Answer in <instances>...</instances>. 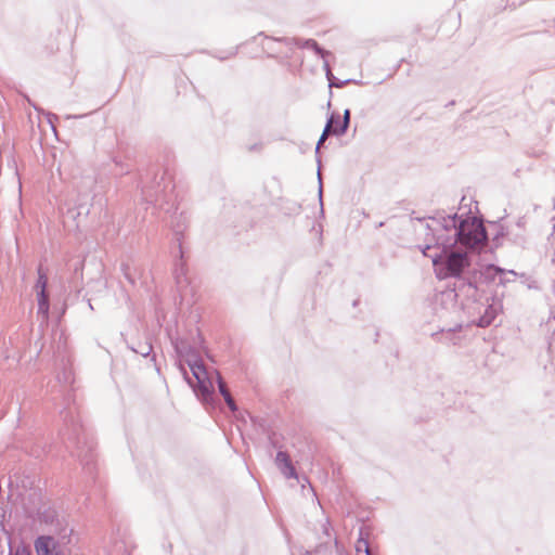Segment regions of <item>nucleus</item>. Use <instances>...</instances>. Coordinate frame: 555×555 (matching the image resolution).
<instances>
[{
	"mask_svg": "<svg viewBox=\"0 0 555 555\" xmlns=\"http://www.w3.org/2000/svg\"><path fill=\"white\" fill-rule=\"evenodd\" d=\"M506 273L516 275L513 270L506 271L494 264H487L478 270L473 268L472 274L467 279H460L457 283H454V296L462 300L463 307L474 318L477 326H489L502 310L501 301L495 298L486 297L485 301L481 300L479 285L493 282L498 276L500 284H504Z\"/></svg>",
	"mask_w": 555,
	"mask_h": 555,
	"instance_id": "nucleus-1",
	"label": "nucleus"
},
{
	"mask_svg": "<svg viewBox=\"0 0 555 555\" xmlns=\"http://www.w3.org/2000/svg\"><path fill=\"white\" fill-rule=\"evenodd\" d=\"M435 244L420 246L422 254L431 259L435 273L438 279L454 278L467 279L472 274L470 259L467 253L453 250L451 238H444V234H433Z\"/></svg>",
	"mask_w": 555,
	"mask_h": 555,
	"instance_id": "nucleus-2",
	"label": "nucleus"
},
{
	"mask_svg": "<svg viewBox=\"0 0 555 555\" xmlns=\"http://www.w3.org/2000/svg\"><path fill=\"white\" fill-rule=\"evenodd\" d=\"M431 234H444V238H451L453 246L460 243L467 248L483 245L487 233L483 224L476 218L457 220V215H438L427 224Z\"/></svg>",
	"mask_w": 555,
	"mask_h": 555,
	"instance_id": "nucleus-3",
	"label": "nucleus"
},
{
	"mask_svg": "<svg viewBox=\"0 0 555 555\" xmlns=\"http://www.w3.org/2000/svg\"><path fill=\"white\" fill-rule=\"evenodd\" d=\"M171 343L177 353L185 359L203 395H209L211 382L208 378V371L203 362L196 359L195 348L186 339L180 337H171Z\"/></svg>",
	"mask_w": 555,
	"mask_h": 555,
	"instance_id": "nucleus-4",
	"label": "nucleus"
},
{
	"mask_svg": "<svg viewBox=\"0 0 555 555\" xmlns=\"http://www.w3.org/2000/svg\"><path fill=\"white\" fill-rule=\"evenodd\" d=\"M165 173L162 175L160 181H158L153 186L144 185L142 188V194L144 195V198L147 202H155L157 203L162 195H165L168 190H172L173 186L171 185V181L168 179L165 181Z\"/></svg>",
	"mask_w": 555,
	"mask_h": 555,
	"instance_id": "nucleus-5",
	"label": "nucleus"
},
{
	"mask_svg": "<svg viewBox=\"0 0 555 555\" xmlns=\"http://www.w3.org/2000/svg\"><path fill=\"white\" fill-rule=\"evenodd\" d=\"M334 119H335V115L332 114L325 125L324 130H323V133H322L323 138H327V135L330 133L334 134V135H341V134L346 133V131L349 127V124H350V111L348 108L345 109L343 120H341V124L339 127L334 126Z\"/></svg>",
	"mask_w": 555,
	"mask_h": 555,
	"instance_id": "nucleus-6",
	"label": "nucleus"
},
{
	"mask_svg": "<svg viewBox=\"0 0 555 555\" xmlns=\"http://www.w3.org/2000/svg\"><path fill=\"white\" fill-rule=\"evenodd\" d=\"M275 465L287 479L297 478L296 469L289 455L284 451H279L275 456Z\"/></svg>",
	"mask_w": 555,
	"mask_h": 555,
	"instance_id": "nucleus-7",
	"label": "nucleus"
},
{
	"mask_svg": "<svg viewBox=\"0 0 555 555\" xmlns=\"http://www.w3.org/2000/svg\"><path fill=\"white\" fill-rule=\"evenodd\" d=\"M178 251H179L180 259H182L183 251H182L181 243H179ZM175 279H176V283H177V286H178L179 291L182 294H185L186 293V287L189 285V280H188V276H186V269H185L184 262L182 260H180V262L176 263V267H175Z\"/></svg>",
	"mask_w": 555,
	"mask_h": 555,
	"instance_id": "nucleus-8",
	"label": "nucleus"
},
{
	"mask_svg": "<svg viewBox=\"0 0 555 555\" xmlns=\"http://www.w3.org/2000/svg\"><path fill=\"white\" fill-rule=\"evenodd\" d=\"M35 548L38 555H57L55 552L56 542L50 535H40L35 541Z\"/></svg>",
	"mask_w": 555,
	"mask_h": 555,
	"instance_id": "nucleus-9",
	"label": "nucleus"
},
{
	"mask_svg": "<svg viewBox=\"0 0 555 555\" xmlns=\"http://www.w3.org/2000/svg\"><path fill=\"white\" fill-rule=\"evenodd\" d=\"M214 375H215V378H216V382L218 384V388H219V392L221 393V396L223 397L227 405L229 406V409L232 411V412H235L237 410V406H236V403L234 401V399L232 398L229 389L227 388V385L222 378V376L220 375L219 372H214Z\"/></svg>",
	"mask_w": 555,
	"mask_h": 555,
	"instance_id": "nucleus-10",
	"label": "nucleus"
},
{
	"mask_svg": "<svg viewBox=\"0 0 555 555\" xmlns=\"http://www.w3.org/2000/svg\"><path fill=\"white\" fill-rule=\"evenodd\" d=\"M37 301H38V314L42 317L43 321H47L49 318V295L47 292L37 293Z\"/></svg>",
	"mask_w": 555,
	"mask_h": 555,
	"instance_id": "nucleus-11",
	"label": "nucleus"
},
{
	"mask_svg": "<svg viewBox=\"0 0 555 555\" xmlns=\"http://www.w3.org/2000/svg\"><path fill=\"white\" fill-rule=\"evenodd\" d=\"M356 555H371L373 552L369 541L364 537V528H360L359 538L354 545Z\"/></svg>",
	"mask_w": 555,
	"mask_h": 555,
	"instance_id": "nucleus-12",
	"label": "nucleus"
},
{
	"mask_svg": "<svg viewBox=\"0 0 555 555\" xmlns=\"http://www.w3.org/2000/svg\"><path fill=\"white\" fill-rule=\"evenodd\" d=\"M322 529H323V534L326 537V541H323L321 542L313 551L314 554L317 555H321L323 553L326 552L327 547H331L332 546V538H331V533H330V529H331V525H330V521L326 520L323 525H322Z\"/></svg>",
	"mask_w": 555,
	"mask_h": 555,
	"instance_id": "nucleus-13",
	"label": "nucleus"
},
{
	"mask_svg": "<svg viewBox=\"0 0 555 555\" xmlns=\"http://www.w3.org/2000/svg\"><path fill=\"white\" fill-rule=\"evenodd\" d=\"M461 327H462L461 325H457L455 328L448 330L447 332H444V330H442L441 333H436V334H434V336L435 337L439 336V338H438L439 341L456 345L459 339L455 338L454 332L456 330H461Z\"/></svg>",
	"mask_w": 555,
	"mask_h": 555,
	"instance_id": "nucleus-14",
	"label": "nucleus"
},
{
	"mask_svg": "<svg viewBox=\"0 0 555 555\" xmlns=\"http://www.w3.org/2000/svg\"><path fill=\"white\" fill-rule=\"evenodd\" d=\"M37 273H38V279H37V282L35 284L36 293H40L41 291L42 292H47L48 276H47V273L43 270L41 264L38 267Z\"/></svg>",
	"mask_w": 555,
	"mask_h": 555,
	"instance_id": "nucleus-15",
	"label": "nucleus"
},
{
	"mask_svg": "<svg viewBox=\"0 0 555 555\" xmlns=\"http://www.w3.org/2000/svg\"><path fill=\"white\" fill-rule=\"evenodd\" d=\"M304 48L313 50L317 54L324 57L325 54H328V52L324 51L321 47H319L318 42L313 39H307L305 40Z\"/></svg>",
	"mask_w": 555,
	"mask_h": 555,
	"instance_id": "nucleus-16",
	"label": "nucleus"
},
{
	"mask_svg": "<svg viewBox=\"0 0 555 555\" xmlns=\"http://www.w3.org/2000/svg\"><path fill=\"white\" fill-rule=\"evenodd\" d=\"M131 349L135 353L141 354L142 357H147L152 352L153 347L150 343H144V344H140L138 346V348H131Z\"/></svg>",
	"mask_w": 555,
	"mask_h": 555,
	"instance_id": "nucleus-17",
	"label": "nucleus"
},
{
	"mask_svg": "<svg viewBox=\"0 0 555 555\" xmlns=\"http://www.w3.org/2000/svg\"><path fill=\"white\" fill-rule=\"evenodd\" d=\"M208 378H209L210 382H212V376H210L209 374H208ZM212 389H214V383H211V388H210V393L209 395L204 396L198 386H197V388H194V391L198 390L204 399H208L210 397V395L212 393Z\"/></svg>",
	"mask_w": 555,
	"mask_h": 555,
	"instance_id": "nucleus-18",
	"label": "nucleus"
},
{
	"mask_svg": "<svg viewBox=\"0 0 555 555\" xmlns=\"http://www.w3.org/2000/svg\"><path fill=\"white\" fill-rule=\"evenodd\" d=\"M326 138H323V135H321L320 140L318 141V144H317V147H315V153L318 154L319 153V150H320V146L322 145V143L325 141Z\"/></svg>",
	"mask_w": 555,
	"mask_h": 555,
	"instance_id": "nucleus-19",
	"label": "nucleus"
},
{
	"mask_svg": "<svg viewBox=\"0 0 555 555\" xmlns=\"http://www.w3.org/2000/svg\"><path fill=\"white\" fill-rule=\"evenodd\" d=\"M318 178H319V181L321 182L320 169L318 170ZM319 196H320V201H322V184L321 183H320V188H319Z\"/></svg>",
	"mask_w": 555,
	"mask_h": 555,
	"instance_id": "nucleus-20",
	"label": "nucleus"
},
{
	"mask_svg": "<svg viewBox=\"0 0 555 555\" xmlns=\"http://www.w3.org/2000/svg\"><path fill=\"white\" fill-rule=\"evenodd\" d=\"M57 119V116L54 114H48V120L51 125H53V121Z\"/></svg>",
	"mask_w": 555,
	"mask_h": 555,
	"instance_id": "nucleus-21",
	"label": "nucleus"
},
{
	"mask_svg": "<svg viewBox=\"0 0 555 555\" xmlns=\"http://www.w3.org/2000/svg\"><path fill=\"white\" fill-rule=\"evenodd\" d=\"M10 555H29L24 550H16L14 553H10Z\"/></svg>",
	"mask_w": 555,
	"mask_h": 555,
	"instance_id": "nucleus-22",
	"label": "nucleus"
},
{
	"mask_svg": "<svg viewBox=\"0 0 555 555\" xmlns=\"http://www.w3.org/2000/svg\"><path fill=\"white\" fill-rule=\"evenodd\" d=\"M333 545L335 546L336 552H337L338 554H340V550H339L338 542H337V540H336V539H334V541H333Z\"/></svg>",
	"mask_w": 555,
	"mask_h": 555,
	"instance_id": "nucleus-23",
	"label": "nucleus"
},
{
	"mask_svg": "<svg viewBox=\"0 0 555 555\" xmlns=\"http://www.w3.org/2000/svg\"><path fill=\"white\" fill-rule=\"evenodd\" d=\"M338 120H339V116H336V115H335L334 125H337V124H338Z\"/></svg>",
	"mask_w": 555,
	"mask_h": 555,
	"instance_id": "nucleus-24",
	"label": "nucleus"
},
{
	"mask_svg": "<svg viewBox=\"0 0 555 555\" xmlns=\"http://www.w3.org/2000/svg\"><path fill=\"white\" fill-rule=\"evenodd\" d=\"M343 83H335V87H340ZM330 86H334L333 82L330 83Z\"/></svg>",
	"mask_w": 555,
	"mask_h": 555,
	"instance_id": "nucleus-25",
	"label": "nucleus"
},
{
	"mask_svg": "<svg viewBox=\"0 0 555 555\" xmlns=\"http://www.w3.org/2000/svg\"><path fill=\"white\" fill-rule=\"evenodd\" d=\"M302 555H313V553H312V552L307 551V552H305Z\"/></svg>",
	"mask_w": 555,
	"mask_h": 555,
	"instance_id": "nucleus-26",
	"label": "nucleus"
},
{
	"mask_svg": "<svg viewBox=\"0 0 555 555\" xmlns=\"http://www.w3.org/2000/svg\"><path fill=\"white\" fill-rule=\"evenodd\" d=\"M188 383L193 387V384L189 377H186Z\"/></svg>",
	"mask_w": 555,
	"mask_h": 555,
	"instance_id": "nucleus-27",
	"label": "nucleus"
},
{
	"mask_svg": "<svg viewBox=\"0 0 555 555\" xmlns=\"http://www.w3.org/2000/svg\"><path fill=\"white\" fill-rule=\"evenodd\" d=\"M326 67H327V76H330L331 70L328 69V66H327V65H326Z\"/></svg>",
	"mask_w": 555,
	"mask_h": 555,
	"instance_id": "nucleus-28",
	"label": "nucleus"
},
{
	"mask_svg": "<svg viewBox=\"0 0 555 555\" xmlns=\"http://www.w3.org/2000/svg\"><path fill=\"white\" fill-rule=\"evenodd\" d=\"M371 555H377L376 553L372 552Z\"/></svg>",
	"mask_w": 555,
	"mask_h": 555,
	"instance_id": "nucleus-29",
	"label": "nucleus"
}]
</instances>
